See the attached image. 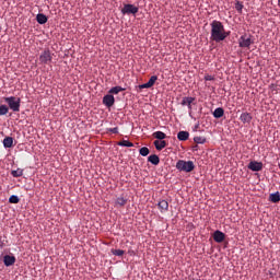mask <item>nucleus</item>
<instances>
[{
    "instance_id": "nucleus-36",
    "label": "nucleus",
    "mask_w": 280,
    "mask_h": 280,
    "mask_svg": "<svg viewBox=\"0 0 280 280\" xmlns=\"http://www.w3.org/2000/svg\"><path fill=\"white\" fill-rule=\"evenodd\" d=\"M0 32H1V26H0Z\"/></svg>"
},
{
    "instance_id": "nucleus-24",
    "label": "nucleus",
    "mask_w": 280,
    "mask_h": 280,
    "mask_svg": "<svg viewBox=\"0 0 280 280\" xmlns=\"http://www.w3.org/2000/svg\"><path fill=\"white\" fill-rule=\"evenodd\" d=\"M11 176H13V178H21V176H23V168L11 171Z\"/></svg>"
},
{
    "instance_id": "nucleus-17",
    "label": "nucleus",
    "mask_w": 280,
    "mask_h": 280,
    "mask_svg": "<svg viewBox=\"0 0 280 280\" xmlns=\"http://www.w3.org/2000/svg\"><path fill=\"white\" fill-rule=\"evenodd\" d=\"M214 119H221V117H224V108L218 107L212 113Z\"/></svg>"
},
{
    "instance_id": "nucleus-4",
    "label": "nucleus",
    "mask_w": 280,
    "mask_h": 280,
    "mask_svg": "<svg viewBox=\"0 0 280 280\" xmlns=\"http://www.w3.org/2000/svg\"><path fill=\"white\" fill-rule=\"evenodd\" d=\"M52 54L49 50H44L39 56V61L42 65H49L52 60Z\"/></svg>"
},
{
    "instance_id": "nucleus-34",
    "label": "nucleus",
    "mask_w": 280,
    "mask_h": 280,
    "mask_svg": "<svg viewBox=\"0 0 280 280\" xmlns=\"http://www.w3.org/2000/svg\"><path fill=\"white\" fill-rule=\"evenodd\" d=\"M205 80H206L207 82H211V81L215 80V77H213V75H211V74H207V75L205 77Z\"/></svg>"
},
{
    "instance_id": "nucleus-6",
    "label": "nucleus",
    "mask_w": 280,
    "mask_h": 280,
    "mask_svg": "<svg viewBox=\"0 0 280 280\" xmlns=\"http://www.w3.org/2000/svg\"><path fill=\"white\" fill-rule=\"evenodd\" d=\"M139 12V8L135 4H125L121 9V14H137Z\"/></svg>"
},
{
    "instance_id": "nucleus-21",
    "label": "nucleus",
    "mask_w": 280,
    "mask_h": 280,
    "mask_svg": "<svg viewBox=\"0 0 280 280\" xmlns=\"http://www.w3.org/2000/svg\"><path fill=\"white\" fill-rule=\"evenodd\" d=\"M127 203H128V199L124 197L116 198V201H115L116 207H126Z\"/></svg>"
},
{
    "instance_id": "nucleus-31",
    "label": "nucleus",
    "mask_w": 280,
    "mask_h": 280,
    "mask_svg": "<svg viewBox=\"0 0 280 280\" xmlns=\"http://www.w3.org/2000/svg\"><path fill=\"white\" fill-rule=\"evenodd\" d=\"M235 10H236V12H238V14H242V10H244V4H242V2H240V1H236Z\"/></svg>"
},
{
    "instance_id": "nucleus-15",
    "label": "nucleus",
    "mask_w": 280,
    "mask_h": 280,
    "mask_svg": "<svg viewBox=\"0 0 280 280\" xmlns=\"http://www.w3.org/2000/svg\"><path fill=\"white\" fill-rule=\"evenodd\" d=\"M153 145L155 147V150L161 151L163 148H167V142L165 140H155Z\"/></svg>"
},
{
    "instance_id": "nucleus-10",
    "label": "nucleus",
    "mask_w": 280,
    "mask_h": 280,
    "mask_svg": "<svg viewBox=\"0 0 280 280\" xmlns=\"http://www.w3.org/2000/svg\"><path fill=\"white\" fill-rule=\"evenodd\" d=\"M156 80H159V77L152 75L147 83L139 85V89H152L156 84Z\"/></svg>"
},
{
    "instance_id": "nucleus-20",
    "label": "nucleus",
    "mask_w": 280,
    "mask_h": 280,
    "mask_svg": "<svg viewBox=\"0 0 280 280\" xmlns=\"http://www.w3.org/2000/svg\"><path fill=\"white\" fill-rule=\"evenodd\" d=\"M178 141H187L189 139V132L188 131H179L177 133Z\"/></svg>"
},
{
    "instance_id": "nucleus-9",
    "label": "nucleus",
    "mask_w": 280,
    "mask_h": 280,
    "mask_svg": "<svg viewBox=\"0 0 280 280\" xmlns=\"http://www.w3.org/2000/svg\"><path fill=\"white\" fill-rule=\"evenodd\" d=\"M213 240L214 242H217V244H222V242H224V240H226V234H224L222 231L217 230L213 233Z\"/></svg>"
},
{
    "instance_id": "nucleus-26",
    "label": "nucleus",
    "mask_w": 280,
    "mask_h": 280,
    "mask_svg": "<svg viewBox=\"0 0 280 280\" xmlns=\"http://www.w3.org/2000/svg\"><path fill=\"white\" fill-rule=\"evenodd\" d=\"M118 145H120L121 148H135V143L128 140H121L120 142H118Z\"/></svg>"
},
{
    "instance_id": "nucleus-7",
    "label": "nucleus",
    "mask_w": 280,
    "mask_h": 280,
    "mask_svg": "<svg viewBox=\"0 0 280 280\" xmlns=\"http://www.w3.org/2000/svg\"><path fill=\"white\" fill-rule=\"evenodd\" d=\"M247 167L252 172H261L264 170V163L257 162V161H252V162H249Z\"/></svg>"
},
{
    "instance_id": "nucleus-19",
    "label": "nucleus",
    "mask_w": 280,
    "mask_h": 280,
    "mask_svg": "<svg viewBox=\"0 0 280 280\" xmlns=\"http://www.w3.org/2000/svg\"><path fill=\"white\" fill-rule=\"evenodd\" d=\"M149 163H152V165H159L161 163V159L156 154H152L148 158Z\"/></svg>"
},
{
    "instance_id": "nucleus-5",
    "label": "nucleus",
    "mask_w": 280,
    "mask_h": 280,
    "mask_svg": "<svg viewBox=\"0 0 280 280\" xmlns=\"http://www.w3.org/2000/svg\"><path fill=\"white\" fill-rule=\"evenodd\" d=\"M253 43H255V42H253V38H250V36H248V35H243L238 39V45L242 48H248V47H250V45H253Z\"/></svg>"
},
{
    "instance_id": "nucleus-1",
    "label": "nucleus",
    "mask_w": 280,
    "mask_h": 280,
    "mask_svg": "<svg viewBox=\"0 0 280 280\" xmlns=\"http://www.w3.org/2000/svg\"><path fill=\"white\" fill-rule=\"evenodd\" d=\"M210 40H213L214 43H222V40H226L229 32H226L222 22L213 20L210 24Z\"/></svg>"
},
{
    "instance_id": "nucleus-16",
    "label": "nucleus",
    "mask_w": 280,
    "mask_h": 280,
    "mask_svg": "<svg viewBox=\"0 0 280 280\" xmlns=\"http://www.w3.org/2000/svg\"><path fill=\"white\" fill-rule=\"evenodd\" d=\"M4 148H13L14 147V138L5 137L2 141Z\"/></svg>"
},
{
    "instance_id": "nucleus-3",
    "label": "nucleus",
    "mask_w": 280,
    "mask_h": 280,
    "mask_svg": "<svg viewBox=\"0 0 280 280\" xmlns=\"http://www.w3.org/2000/svg\"><path fill=\"white\" fill-rule=\"evenodd\" d=\"M176 170L179 172H194L196 170V165H194L192 161H185V160H179L176 163Z\"/></svg>"
},
{
    "instance_id": "nucleus-30",
    "label": "nucleus",
    "mask_w": 280,
    "mask_h": 280,
    "mask_svg": "<svg viewBox=\"0 0 280 280\" xmlns=\"http://www.w3.org/2000/svg\"><path fill=\"white\" fill-rule=\"evenodd\" d=\"M10 112V107L8 105H0V116L3 117L7 113Z\"/></svg>"
},
{
    "instance_id": "nucleus-32",
    "label": "nucleus",
    "mask_w": 280,
    "mask_h": 280,
    "mask_svg": "<svg viewBox=\"0 0 280 280\" xmlns=\"http://www.w3.org/2000/svg\"><path fill=\"white\" fill-rule=\"evenodd\" d=\"M139 153L141 154V156H148V154H150V149H148L147 147H142L139 150Z\"/></svg>"
},
{
    "instance_id": "nucleus-25",
    "label": "nucleus",
    "mask_w": 280,
    "mask_h": 280,
    "mask_svg": "<svg viewBox=\"0 0 280 280\" xmlns=\"http://www.w3.org/2000/svg\"><path fill=\"white\" fill-rule=\"evenodd\" d=\"M122 91H126V89L121 86H114L109 90V94L112 95H118V93H121Z\"/></svg>"
},
{
    "instance_id": "nucleus-12",
    "label": "nucleus",
    "mask_w": 280,
    "mask_h": 280,
    "mask_svg": "<svg viewBox=\"0 0 280 280\" xmlns=\"http://www.w3.org/2000/svg\"><path fill=\"white\" fill-rule=\"evenodd\" d=\"M194 102H196L195 97H191V96L183 97L182 106H187L188 109L191 110V104H194Z\"/></svg>"
},
{
    "instance_id": "nucleus-2",
    "label": "nucleus",
    "mask_w": 280,
    "mask_h": 280,
    "mask_svg": "<svg viewBox=\"0 0 280 280\" xmlns=\"http://www.w3.org/2000/svg\"><path fill=\"white\" fill-rule=\"evenodd\" d=\"M4 102L8 104L9 108L13 113H19L21 110V98L15 96L4 97Z\"/></svg>"
},
{
    "instance_id": "nucleus-29",
    "label": "nucleus",
    "mask_w": 280,
    "mask_h": 280,
    "mask_svg": "<svg viewBox=\"0 0 280 280\" xmlns=\"http://www.w3.org/2000/svg\"><path fill=\"white\" fill-rule=\"evenodd\" d=\"M112 254L115 255L116 257H124L126 252L124 249H112Z\"/></svg>"
},
{
    "instance_id": "nucleus-11",
    "label": "nucleus",
    "mask_w": 280,
    "mask_h": 280,
    "mask_svg": "<svg viewBox=\"0 0 280 280\" xmlns=\"http://www.w3.org/2000/svg\"><path fill=\"white\" fill-rule=\"evenodd\" d=\"M3 264L7 267L14 266V264H16V257L11 256V255H5L3 257Z\"/></svg>"
},
{
    "instance_id": "nucleus-22",
    "label": "nucleus",
    "mask_w": 280,
    "mask_h": 280,
    "mask_svg": "<svg viewBox=\"0 0 280 280\" xmlns=\"http://www.w3.org/2000/svg\"><path fill=\"white\" fill-rule=\"evenodd\" d=\"M36 21L37 23H39V25H45V23H47V15L38 13L36 16Z\"/></svg>"
},
{
    "instance_id": "nucleus-27",
    "label": "nucleus",
    "mask_w": 280,
    "mask_h": 280,
    "mask_svg": "<svg viewBox=\"0 0 280 280\" xmlns=\"http://www.w3.org/2000/svg\"><path fill=\"white\" fill-rule=\"evenodd\" d=\"M9 202H10L11 205H19V202H21V199L19 198V196L12 195V196L9 198Z\"/></svg>"
},
{
    "instance_id": "nucleus-13",
    "label": "nucleus",
    "mask_w": 280,
    "mask_h": 280,
    "mask_svg": "<svg viewBox=\"0 0 280 280\" xmlns=\"http://www.w3.org/2000/svg\"><path fill=\"white\" fill-rule=\"evenodd\" d=\"M242 124H250L253 121V115L250 113H243L240 116Z\"/></svg>"
},
{
    "instance_id": "nucleus-35",
    "label": "nucleus",
    "mask_w": 280,
    "mask_h": 280,
    "mask_svg": "<svg viewBox=\"0 0 280 280\" xmlns=\"http://www.w3.org/2000/svg\"><path fill=\"white\" fill-rule=\"evenodd\" d=\"M278 5L280 7V0H278Z\"/></svg>"
},
{
    "instance_id": "nucleus-18",
    "label": "nucleus",
    "mask_w": 280,
    "mask_h": 280,
    "mask_svg": "<svg viewBox=\"0 0 280 280\" xmlns=\"http://www.w3.org/2000/svg\"><path fill=\"white\" fill-rule=\"evenodd\" d=\"M152 137L154 139H158L159 141H163V139H167V135H165V132L163 131H155L153 132Z\"/></svg>"
},
{
    "instance_id": "nucleus-23",
    "label": "nucleus",
    "mask_w": 280,
    "mask_h": 280,
    "mask_svg": "<svg viewBox=\"0 0 280 280\" xmlns=\"http://www.w3.org/2000/svg\"><path fill=\"white\" fill-rule=\"evenodd\" d=\"M269 200H270V202H275V203L280 202L279 191L269 195Z\"/></svg>"
},
{
    "instance_id": "nucleus-8",
    "label": "nucleus",
    "mask_w": 280,
    "mask_h": 280,
    "mask_svg": "<svg viewBox=\"0 0 280 280\" xmlns=\"http://www.w3.org/2000/svg\"><path fill=\"white\" fill-rule=\"evenodd\" d=\"M103 104L104 106H106L107 108H110L115 105V96H113L112 94H106L103 97Z\"/></svg>"
},
{
    "instance_id": "nucleus-28",
    "label": "nucleus",
    "mask_w": 280,
    "mask_h": 280,
    "mask_svg": "<svg viewBox=\"0 0 280 280\" xmlns=\"http://www.w3.org/2000/svg\"><path fill=\"white\" fill-rule=\"evenodd\" d=\"M195 143L205 144L207 143V138L197 136L194 138Z\"/></svg>"
},
{
    "instance_id": "nucleus-14",
    "label": "nucleus",
    "mask_w": 280,
    "mask_h": 280,
    "mask_svg": "<svg viewBox=\"0 0 280 280\" xmlns=\"http://www.w3.org/2000/svg\"><path fill=\"white\" fill-rule=\"evenodd\" d=\"M158 207L161 213H165V211H168L170 209V203L167 202V200L163 199L158 203Z\"/></svg>"
},
{
    "instance_id": "nucleus-33",
    "label": "nucleus",
    "mask_w": 280,
    "mask_h": 280,
    "mask_svg": "<svg viewBox=\"0 0 280 280\" xmlns=\"http://www.w3.org/2000/svg\"><path fill=\"white\" fill-rule=\"evenodd\" d=\"M107 132H112V135H119V128L118 127L109 128L107 129Z\"/></svg>"
}]
</instances>
